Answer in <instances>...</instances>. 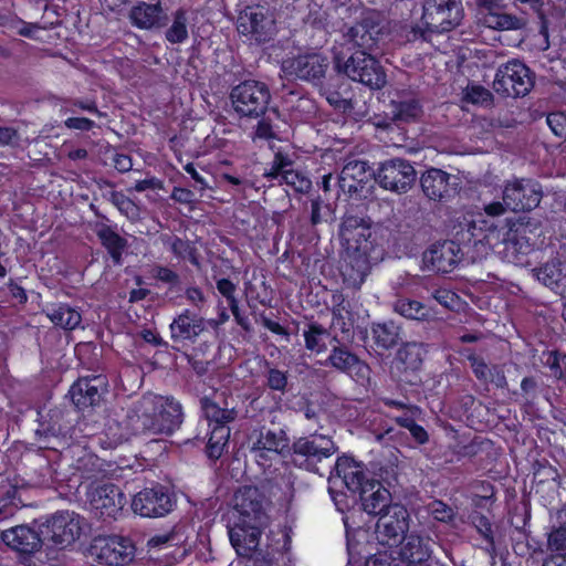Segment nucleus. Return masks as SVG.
I'll return each instance as SVG.
<instances>
[{
  "label": "nucleus",
  "instance_id": "obj_31",
  "mask_svg": "<svg viewBox=\"0 0 566 566\" xmlns=\"http://www.w3.org/2000/svg\"><path fill=\"white\" fill-rule=\"evenodd\" d=\"M262 526L244 524L238 518L229 526L231 545L242 557H249L259 546Z\"/></svg>",
  "mask_w": 566,
  "mask_h": 566
},
{
  "label": "nucleus",
  "instance_id": "obj_17",
  "mask_svg": "<svg viewBox=\"0 0 566 566\" xmlns=\"http://www.w3.org/2000/svg\"><path fill=\"white\" fill-rule=\"evenodd\" d=\"M87 496L93 513L104 520L116 518L126 504L122 490L111 482L91 483Z\"/></svg>",
  "mask_w": 566,
  "mask_h": 566
},
{
  "label": "nucleus",
  "instance_id": "obj_41",
  "mask_svg": "<svg viewBox=\"0 0 566 566\" xmlns=\"http://www.w3.org/2000/svg\"><path fill=\"white\" fill-rule=\"evenodd\" d=\"M73 467L82 480L92 481L91 483H99L98 479L104 476L101 460L88 452H83V455L75 460Z\"/></svg>",
  "mask_w": 566,
  "mask_h": 566
},
{
  "label": "nucleus",
  "instance_id": "obj_14",
  "mask_svg": "<svg viewBox=\"0 0 566 566\" xmlns=\"http://www.w3.org/2000/svg\"><path fill=\"white\" fill-rule=\"evenodd\" d=\"M417 179L411 163L403 158H392L381 163L376 171V182L385 190L406 193Z\"/></svg>",
  "mask_w": 566,
  "mask_h": 566
},
{
  "label": "nucleus",
  "instance_id": "obj_62",
  "mask_svg": "<svg viewBox=\"0 0 566 566\" xmlns=\"http://www.w3.org/2000/svg\"><path fill=\"white\" fill-rule=\"evenodd\" d=\"M364 566H402L399 560L392 557L388 552H379L369 556Z\"/></svg>",
  "mask_w": 566,
  "mask_h": 566
},
{
  "label": "nucleus",
  "instance_id": "obj_48",
  "mask_svg": "<svg viewBox=\"0 0 566 566\" xmlns=\"http://www.w3.org/2000/svg\"><path fill=\"white\" fill-rule=\"evenodd\" d=\"M394 118L398 120H410L417 118L421 113V106L417 98L409 97L392 102Z\"/></svg>",
  "mask_w": 566,
  "mask_h": 566
},
{
  "label": "nucleus",
  "instance_id": "obj_32",
  "mask_svg": "<svg viewBox=\"0 0 566 566\" xmlns=\"http://www.w3.org/2000/svg\"><path fill=\"white\" fill-rule=\"evenodd\" d=\"M334 471L335 475L329 476V483H335L336 479H340L343 484L353 493L358 492L369 481L366 478L363 464L350 457L343 455L338 458Z\"/></svg>",
  "mask_w": 566,
  "mask_h": 566
},
{
  "label": "nucleus",
  "instance_id": "obj_43",
  "mask_svg": "<svg viewBox=\"0 0 566 566\" xmlns=\"http://www.w3.org/2000/svg\"><path fill=\"white\" fill-rule=\"evenodd\" d=\"M303 336L306 349L319 354L327 349L325 339L331 336V332L318 323L312 322L307 325Z\"/></svg>",
  "mask_w": 566,
  "mask_h": 566
},
{
  "label": "nucleus",
  "instance_id": "obj_56",
  "mask_svg": "<svg viewBox=\"0 0 566 566\" xmlns=\"http://www.w3.org/2000/svg\"><path fill=\"white\" fill-rule=\"evenodd\" d=\"M396 422L402 427L409 430L410 434L413 437V439L420 443L423 444L428 441L429 437L427 431L423 427L416 423L415 419L411 416L403 415L396 418Z\"/></svg>",
  "mask_w": 566,
  "mask_h": 566
},
{
  "label": "nucleus",
  "instance_id": "obj_40",
  "mask_svg": "<svg viewBox=\"0 0 566 566\" xmlns=\"http://www.w3.org/2000/svg\"><path fill=\"white\" fill-rule=\"evenodd\" d=\"M483 24L494 30L516 31L526 28L527 21L515 14L495 11L483 15Z\"/></svg>",
  "mask_w": 566,
  "mask_h": 566
},
{
  "label": "nucleus",
  "instance_id": "obj_50",
  "mask_svg": "<svg viewBox=\"0 0 566 566\" xmlns=\"http://www.w3.org/2000/svg\"><path fill=\"white\" fill-rule=\"evenodd\" d=\"M182 526H175L171 531L157 534L148 539L149 547H161L164 545L178 546L184 543Z\"/></svg>",
  "mask_w": 566,
  "mask_h": 566
},
{
  "label": "nucleus",
  "instance_id": "obj_46",
  "mask_svg": "<svg viewBox=\"0 0 566 566\" xmlns=\"http://www.w3.org/2000/svg\"><path fill=\"white\" fill-rule=\"evenodd\" d=\"M423 356L424 350L418 343H407L398 350V359L405 365L406 370H419L423 363Z\"/></svg>",
  "mask_w": 566,
  "mask_h": 566
},
{
  "label": "nucleus",
  "instance_id": "obj_29",
  "mask_svg": "<svg viewBox=\"0 0 566 566\" xmlns=\"http://www.w3.org/2000/svg\"><path fill=\"white\" fill-rule=\"evenodd\" d=\"M361 509L369 515H378L394 506L391 493L380 482L371 480L359 491Z\"/></svg>",
  "mask_w": 566,
  "mask_h": 566
},
{
  "label": "nucleus",
  "instance_id": "obj_59",
  "mask_svg": "<svg viewBox=\"0 0 566 566\" xmlns=\"http://www.w3.org/2000/svg\"><path fill=\"white\" fill-rule=\"evenodd\" d=\"M154 277L163 283L168 284L171 290L176 289L179 291L181 289L179 274L169 268L161 265L156 266L154 269Z\"/></svg>",
  "mask_w": 566,
  "mask_h": 566
},
{
  "label": "nucleus",
  "instance_id": "obj_37",
  "mask_svg": "<svg viewBox=\"0 0 566 566\" xmlns=\"http://www.w3.org/2000/svg\"><path fill=\"white\" fill-rule=\"evenodd\" d=\"M371 337L376 349L386 352L395 348L400 340V327L394 322L373 323Z\"/></svg>",
  "mask_w": 566,
  "mask_h": 566
},
{
  "label": "nucleus",
  "instance_id": "obj_18",
  "mask_svg": "<svg viewBox=\"0 0 566 566\" xmlns=\"http://www.w3.org/2000/svg\"><path fill=\"white\" fill-rule=\"evenodd\" d=\"M238 30L258 43L269 42L275 34V21L270 10L262 6L247 7L238 18Z\"/></svg>",
  "mask_w": 566,
  "mask_h": 566
},
{
  "label": "nucleus",
  "instance_id": "obj_2",
  "mask_svg": "<svg viewBox=\"0 0 566 566\" xmlns=\"http://www.w3.org/2000/svg\"><path fill=\"white\" fill-rule=\"evenodd\" d=\"M334 69L352 81L359 82L373 90L385 86L387 76L380 62L371 52L356 51L344 60L339 54L334 56Z\"/></svg>",
  "mask_w": 566,
  "mask_h": 566
},
{
  "label": "nucleus",
  "instance_id": "obj_49",
  "mask_svg": "<svg viewBox=\"0 0 566 566\" xmlns=\"http://www.w3.org/2000/svg\"><path fill=\"white\" fill-rule=\"evenodd\" d=\"M501 242L504 243V258L512 263H520L522 255L530 250L525 248V241L513 235H505V232L503 233Z\"/></svg>",
  "mask_w": 566,
  "mask_h": 566
},
{
  "label": "nucleus",
  "instance_id": "obj_51",
  "mask_svg": "<svg viewBox=\"0 0 566 566\" xmlns=\"http://www.w3.org/2000/svg\"><path fill=\"white\" fill-rule=\"evenodd\" d=\"M353 328L352 313L340 304L333 308V318L331 327L334 331H339L342 334L349 336Z\"/></svg>",
  "mask_w": 566,
  "mask_h": 566
},
{
  "label": "nucleus",
  "instance_id": "obj_26",
  "mask_svg": "<svg viewBox=\"0 0 566 566\" xmlns=\"http://www.w3.org/2000/svg\"><path fill=\"white\" fill-rule=\"evenodd\" d=\"M533 276L556 294L566 297V255L556 256L532 269Z\"/></svg>",
  "mask_w": 566,
  "mask_h": 566
},
{
  "label": "nucleus",
  "instance_id": "obj_42",
  "mask_svg": "<svg viewBox=\"0 0 566 566\" xmlns=\"http://www.w3.org/2000/svg\"><path fill=\"white\" fill-rule=\"evenodd\" d=\"M50 321L64 329H75L82 322L81 314L73 307L61 304L48 313Z\"/></svg>",
  "mask_w": 566,
  "mask_h": 566
},
{
  "label": "nucleus",
  "instance_id": "obj_27",
  "mask_svg": "<svg viewBox=\"0 0 566 566\" xmlns=\"http://www.w3.org/2000/svg\"><path fill=\"white\" fill-rule=\"evenodd\" d=\"M457 177L438 168L427 169L420 177V186L423 195L433 201H447L457 191V184L451 182Z\"/></svg>",
  "mask_w": 566,
  "mask_h": 566
},
{
  "label": "nucleus",
  "instance_id": "obj_11",
  "mask_svg": "<svg viewBox=\"0 0 566 566\" xmlns=\"http://www.w3.org/2000/svg\"><path fill=\"white\" fill-rule=\"evenodd\" d=\"M88 553L102 565L124 566L134 559L135 546L122 536H98L93 539Z\"/></svg>",
  "mask_w": 566,
  "mask_h": 566
},
{
  "label": "nucleus",
  "instance_id": "obj_3",
  "mask_svg": "<svg viewBox=\"0 0 566 566\" xmlns=\"http://www.w3.org/2000/svg\"><path fill=\"white\" fill-rule=\"evenodd\" d=\"M337 449L331 437L312 433L295 440L290 448L289 455L295 467L317 473L318 464L333 457Z\"/></svg>",
  "mask_w": 566,
  "mask_h": 566
},
{
  "label": "nucleus",
  "instance_id": "obj_24",
  "mask_svg": "<svg viewBox=\"0 0 566 566\" xmlns=\"http://www.w3.org/2000/svg\"><path fill=\"white\" fill-rule=\"evenodd\" d=\"M463 252L455 241L446 240L433 243L423 252V262L427 266L441 273L452 272L461 262Z\"/></svg>",
  "mask_w": 566,
  "mask_h": 566
},
{
  "label": "nucleus",
  "instance_id": "obj_52",
  "mask_svg": "<svg viewBox=\"0 0 566 566\" xmlns=\"http://www.w3.org/2000/svg\"><path fill=\"white\" fill-rule=\"evenodd\" d=\"M473 523H474L478 532L484 537V539L488 543V546L485 548L486 552L491 556H494L496 553V547H495V541H494V536H493L492 523L485 515H482V514L474 516Z\"/></svg>",
  "mask_w": 566,
  "mask_h": 566
},
{
  "label": "nucleus",
  "instance_id": "obj_1",
  "mask_svg": "<svg viewBox=\"0 0 566 566\" xmlns=\"http://www.w3.org/2000/svg\"><path fill=\"white\" fill-rule=\"evenodd\" d=\"M129 419L136 433L170 436L181 426L184 413L172 397L146 394L134 403Z\"/></svg>",
  "mask_w": 566,
  "mask_h": 566
},
{
  "label": "nucleus",
  "instance_id": "obj_19",
  "mask_svg": "<svg viewBox=\"0 0 566 566\" xmlns=\"http://www.w3.org/2000/svg\"><path fill=\"white\" fill-rule=\"evenodd\" d=\"M175 500L163 485L146 488L139 491L132 501L134 513L143 517H161L172 511Z\"/></svg>",
  "mask_w": 566,
  "mask_h": 566
},
{
  "label": "nucleus",
  "instance_id": "obj_4",
  "mask_svg": "<svg viewBox=\"0 0 566 566\" xmlns=\"http://www.w3.org/2000/svg\"><path fill=\"white\" fill-rule=\"evenodd\" d=\"M230 101L240 117L259 118L269 109L271 93L265 83L249 80L231 90Z\"/></svg>",
  "mask_w": 566,
  "mask_h": 566
},
{
  "label": "nucleus",
  "instance_id": "obj_12",
  "mask_svg": "<svg viewBox=\"0 0 566 566\" xmlns=\"http://www.w3.org/2000/svg\"><path fill=\"white\" fill-rule=\"evenodd\" d=\"M410 530V513L403 505L395 503L381 513L375 528L376 539L384 546H398Z\"/></svg>",
  "mask_w": 566,
  "mask_h": 566
},
{
  "label": "nucleus",
  "instance_id": "obj_45",
  "mask_svg": "<svg viewBox=\"0 0 566 566\" xmlns=\"http://www.w3.org/2000/svg\"><path fill=\"white\" fill-rule=\"evenodd\" d=\"M229 438L230 428L228 426H214L207 443V455L212 460H218L222 455Z\"/></svg>",
  "mask_w": 566,
  "mask_h": 566
},
{
  "label": "nucleus",
  "instance_id": "obj_44",
  "mask_svg": "<svg viewBox=\"0 0 566 566\" xmlns=\"http://www.w3.org/2000/svg\"><path fill=\"white\" fill-rule=\"evenodd\" d=\"M187 11L179 8L172 13V24L166 30L165 38L171 44L184 43L188 39Z\"/></svg>",
  "mask_w": 566,
  "mask_h": 566
},
{
  "label": "nucleus",
  "instance_id": "obj_35",
  "mask_svg": "<svg viewBox=\"0 0 566 566\" xmlns=\"http://www.w3.org/2000/svg\"><path fill=\"white\" fill-rule=\"evenodd\" d=\"M169 328L174 342H193L203 332L205 319L186 310L174 318Z\"/></svg>",
  "mask_w": 566,
  "mask_h": 566
},
{
  "label": "nucleus",
  "instance_id": "obj_39",
  "mask_svg": "<svg viewBox=\"0 0 566 566\" xmlns=\"http://www.w3.org/2000/svg\"><path fill=\"white\" fill-rule=\"evenodd\" d=\"M539 220L528 216L520 217L516 220L505 219L503 221V226H505V235H513L525 241L526 249H531V238L528 237V233L536 231L539 228Z\"/></svg>",
  "mask_w": 566,
  "mask_h": 566
},
{
  "label": "nucleus",
  "instance_id": "obj_64",
  "mask_svg": "<svg viewBox=\"0 0 566 566\" xmlns=\"http://www.w3.org/2000/svg\"><path fill=\"white\" fill-rule=\"evenodd\" d=\"M484 384H493L497 388H507V380L504 371V367L501 365H493L490 367V374Z\"/></svg>",
  "mask_w": 566,
  "mask_h": 566
},
{
  "label": "nucleus",
  "instance_id": "obj_34",
  "mask_svg": "<svg viewBox=\"0 0 566 566\" xmlns=\"http://www.w3.org/2000/svg\"><path fill=\"white\" fill-rule=\"evenodd\" d=\"M64 412L61 409H50L45 416L41 415L39 420V428L35 430V436L39 441L44 443L43 448L53 449L51 446L52 440L65 437L66 426L63 423Z\"/></svg>",
  "mask_w": 566,
  "mask_h": 566
},
{
  "label": "nucleus",
  "instance_id": "obj_23",
  "mask_svg": "<svg viewBox=\"0 0 566 566\" xmlns=\"http://www.w3.org/2000/svg\"><path fill=\"white\" fill-rule=\"evenodd\" d=\"M251 452L259 460L271 459L272 455L286 457L290 453L289 439L283 429H266L262 427L251 436L253 439Z\"/></svg>",
  "mask_w": 566,
  "mask_h": 566
},
{
  "label": "nucleus",
  "instance_id": "obj_22",
  "mask_svg": "<svg viewBox=\"0 0 566 566\" xmlns=\"http://www.w3.org/2000/svg\"><path fill=\"white\" fill-rule=\"evenodd\" d=\"M459 227L467 231V237L462 234V240L474 239L490 247H495L501 242L505 230L503 221L489 219L482 213L463 216Z\"/></svg>",
  "mask_w": 566,
  "mask_h": 566
},
{
  "label": "nucleus",
  "instance_id": "obj_9",
  "mask_svg": "<svg viewBox=\"0 0 566 566\" xmlns=\"http://www.w3.org/2000/svg\"><path fill=\"white\" fill-rule=\"evenodd\" d=\"M80 523L81 518L74 512H57L41 525L42 541L50 547L65 548L80 537Z\"/></svg>",
  "mask_w": 566,
  "mask_h": 566
},
{
  "label": "nucleus",
  "instance_id": "obj_28",
  "mask_svg": "<svg viewBox=\"0 0 566 566\" xmlns=\"http://www.w3.org/2000/svg\"><path fill=\"white\" fill-rule=\"evenodd\" d=\"M0 541L21 554H32L45 545L41 528L38 531L29 525H18L2 531Z\"/></svg>",
  "mask_w": 566,
  "mask_h": 566
},
{
  "label": "nucleus",
  "instance_id": "obj_55",
  "mask_svg": "<svg viewBox=\"0 0 566 566\" xmlns=\"http://www.w3.org/2000/svg\"><path fill=\"white\" fill-rule=\"evenodd\" d=\"M464 99L472 104L490 106L493 102V95L483 86L472 85L467 87Z\"/></svg>",
  "mask_w": 566,
  "mask_h": 566
},
{
  "label": "nucleus",
  "instance_id": "obj_5",
  "mask_svg": "<svg viewBox=\"0 0 566 566\" xmlns=\"http://www.w3.org/2000/svg\"><path fill=\"white\" fill-rule=\"evenodd\" d=\"M329 69V60L317 52H306L286 57L281 63V70L286 78L303 81L321 86Z\"/></svg>",
  "mask_w": 566,
  "mask_h": 566
},
{
  "label": "nucleus",
  "instance_id": "obj_33",
  "mask_svg": "<svg viewBox=\"0 0 566 566\" xmlns=\"http://www.w3.org/2000/svg\"><path fill=\"white\" fill-rule=\"evenodd\" d=\"M402 546L399 551V563L402 566H430L428 560L431 552L423 538L413 532L402 541Z\"/></svg>",
  "mask_w": 566,
  "mask_h": 566
},
{
  "label": "nucleus",
  "instance_id": "obj_6",
  "mask_svg": "<svg viewBox=\"0 0 566 566\" xmlns=\"http://www.w3.org/2000/svg\"><path fill=\"white\" fill-rule=\"evenodd\" d=\"M343 39L357 51L373 52L378 48L384 33V20L379 12L368 11L353 25H344Z\"/></svg>",
  "mask_w": 566,
  "mask_h": 566
},
{
  "label": "nucleus",
  "instance_id": "obj_47",
  "mask_svg": "<svg viewBox=\"0 0 566 566\" xmlns=\"http://www.w3.org/2000/svg\"><path fill=\"white\" fill-rule=\"evenodd\" d=\"M428 514L437 522L455 526L458 511L441 500H433L427 505Z\"/></svg>",
  "mask_w": 566,
  "mask_h": 566
},
{
  "label": "nucleus",
  "instance_id": "obj_58",
  "mask_svg": "<svg viewBox=\"0 0 566 566\" xmlns=\"http://www.w3.org/2000/svg\"><path fill=\"white\" fill-rule=\"evenodd\" d=\"M282 181L291 186L297 192H306L311 187V180L301 171L291 169L284 170Z\"/></svg>",
  "mask_w": 566,
  "mask_h": 566
},
{
  "label": "nucleus",
  "instance_id": "obj_21",
  "mask_svg": "<svg viewBox=\"0 0 566 566\" xmlns=\"http://www.w3.org/2000/svg\"><path fill=\"white\" fill-rule=\"evenodd\" d=\"M235 518L244 524L265 526L268 515L263 509V496L255 486L247 485L240 488L234 494Z\"/></svg>",
  "mask_w": 566,
  "mask_h": 566
},
{
  "label": "nucleus",
  "instance_id": "obj_15",
  "mask_svg": "<svg viewBox=\"0 0 566 566\" xmlns=\"http://www.w3.org/2000/svg\"><path fill=\"white\" fill-rule=\"evenodd\" d=\"M332 349L325 361L326 366H331L339 373L349 375L356 382L360 385L368 384L370 380L371 369L364 360L353 353L345 344H343L337 335L332 337Z\"/></svg>",
  "mask_w": 566,
  "mask_h": 566
},
{
  "label": "nucleus",
  "instance_id": "obj_57",
  "mask_svg": "<svg viewBox=\"0 0 566 566\" xmlns=\"http://www.w3.org/2000/svg\"><path fill=\"white\" fill-rule=\"evenodd\" d=\"M548 549L558 556H566V526L554 528L547 539Z\"/></svg>",
  "mask_w": 566,
  "mask_h": 566
},
{
  "label": "nucleus",
  "instance_id": "obj_16",
  "mask_svg": "<svg viewBox=\"0 0 566 566\" xmlns=\"http://www.w3.org/2000/svg\"><path fill=\"white\" fill-rule=\"evenodd\" d=\"M339 237L348 252L357 254V261L366 263L373 247L370 221L358 216L346 214L339 229Z\"/></svg>",
  "mask_w": 566,
  "mask_h": 566
},
{
  "label": "nucleus",
  "instance_id": "obj_10",
  "mask_svg": "<svg viewBox=\"0 0 566 566\" xmlns=\"http://www.w3.org/2000/svg\"><path fill=\"white\" fill-rule=\"evenodd\" d=\"M336 179L345 195L364 199L371 193L374 181L376 182V171L370 169L367 161L352 159L344 165Z\"/></svg>",
  "mask_w": 566,
  "mask_h": 566
},
{
  "label": "nucleus",
  "instance_id": "obj_60",
  "mask_svg": "<svg viewBox=\"0 0 566 566\" xmlns=\"http://www.w3.org/2000/svg\"><path fill=\"white\" fill-rule=\"evenodd\" d=\"M266 385L272 390L285 392L287 386L286 373L276 368H269L266 374Z\"/></svg>",
  "mask_w": 566,
  "mask_h": 566
},
{
  "label": "nucleus",
  "instance_id": "obj_20",
  "mask_svg": "<svg viewBox=\"0 0 566 566\" xmlns=\"http://www.w3.org/2000/svg\"><path fill=\"white\" fill-rule=\"evenodd\" d=\"M108 392L107 380L103 375L78 378L70 388L69 396L78 411L101 405Z\"/></svg>",
  "mask_w": 566,
  "mask_h": 566
},
{
  "label": "nucleus",
  "instance_id": "obj_61",
  "mask_svg": "<svg viewBox=\"0 0 566 566\" xmlns=\"http://www.w3.org/2000/svg\"><path fill=\"white\" fill-rule=\"evenodd\" d=\"M546 122L557 137H566V115L564 113H551L547 115Z\"/></svg>",
  "mask_w": 566,
  "mask_h": 566
},
{
  "label": "nucleus",
  "instance_id": "obj_13",
  "mask_svg": "<svg viewBox=\"0 0 566 566\" xmlns=\"http://www.w3.org/2000/svg\"><path fill=\"white\" fill-rule=\"evenodd\" d=\"M543 199V188L537 180L521 178L507 181L502 200L513 212H528L537 208Z\"/></svg>",
  "mask_w": 566,
  "mask_h": 566
},
{
  "label": "nucleus",
  "instance_id": "obj_36",
  "mask_svg": "<svg viewBox=\"0 0 566 566\" xmlns=\"http://www.w3.org/2000/svg\"><path fill=\"white\" fill-rule=\"evenodd\" d=\"M95 233L102 245L107 250L113 262L115 264H120L123 252L128 245L127 240L105 223H97Z\"/></svg>",
  "mask_w": 566,
  "mask_h": 566
},
{
  "label": "nucleus",
  "instance_id": "obj_8",
  "mask_svg": "<svg viewBox=\"0 0 566 566\" xmlns=\"http://www.w3.org/2000/svg\"><path fill=\"white\" fill-rule=\"evenodd\" d=\"M533 85L532 71L518 60L502 64L493 81V88L496 93L511 97L525 96Z\"/></svg>",
  "mask_w": 566,
  "mask_h": 566
},
{
  "label": "nucleus",
  "instance_id": "obj_63",
  "mask_svg": "<svg viewBox=\"0 0 566 566\" xmlns=\"http://www.w3.org/2000/svg\"><path fill=\"white\" fill-rule=\"evenodd\" d=\"M468 360L470 361V366L474 376L482 382L488 378V374H490V366L484 361L483 358L476 355H469Z\"/></svg>",
  "mask_w": 566,
  "mask_h": 566
},
{
  "label": "nucleus",
  "instance_id": "obj_30",
  "mask_svg": "<svg viewBox=\"0 0 566 566\" xmlns=\"http://www.w3.org/2000/svg\"><path fill=\"white\" fill-rule=\"evenodd\" d=\"M133 25L142 30L161 29L168 24V15L160 1L157 3L138 2L128 13Z\"/></svg>",
  "mask_w": 566,
  "mask_h": 566
},
{
  "label": "nucleus",
  "instance_id": "obj_7",
  "mask_svg": "<svg viewBox=\"0 0 566 566\" xmlns=\"http://www.w3.org/2000/svg\"><path fill=\"white\" fill-rule=\"evenodd\" d=\"M462 19L461 0H426L422 6L421 21L431 32H450L460 25Z\"/></svg>",
  "mask_w": 566,
  "mask_h": 566
},
{
  "label": "nucleus",
  "instance_id": "obj_54",
  "mask_svg": "<svg viewBox=\"0 0 566 566\" xmlns=\"http://www.w3.org/2000/svg\"><path fill=\"white\" fill-rule=\"evenodd\" d=\"M516 1L520 2L521 4L528 6L530 9L537 14L538 20H539L538 32L545 39L546 48H548V45H549V43H548V19L543 10V8L545 6L544 0H516Z\"/></svg>",
  "mask_w": 566,
  "mask_h": 566
},
{
  "label": "nucleus",
  "instance_id": "obj_25",
  "mask_svg": "<svg viewBox=\"0 0 566 566\" xmlns=\"http://www.w3.org/2000/svg\"><path fill=\"white\" fill-rule=\"evenodd\" d=\"M200 406L207 420L214 422V426H228L238 417L235 398L227 391L201 398Z\"/></svg>",
  "mask_w": 566,
  "mask_h": 566
},
{
  "label": "nucleus",
  "instance_id": "obj_38",
  "mask_svg": "<svg viewBox=\"0 0 566 566\" xmlns=\"http://www.w3.org/2000/svg\"><path fill=\"white\" fill-rule=\"evenodd\" d=\"M392 308L399 315L416 321H430L436 314L427 304L407 297L398 298L394 303Z\"/></svg>",
  "mask_w": 566,
  "mask_h": 566
},
{
  "label": "nucleus",
  "instance_id": "obj_53",
  "mask_svg": "<svg viewBox=\"0 0 566 566\" xmlns=\"http://www.w3.org/2000/svg\"><path fill=\"white\" fill-rule=\"evenodd\" d=\"M172 253L181 259L189 260L193 265L199 266V260L196 248L189 241L175 237L170 243Z\"/></svg>",
  "mask_w": 566,
  "mask_h": 566
}]
</instances>
